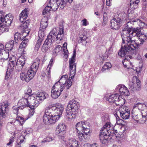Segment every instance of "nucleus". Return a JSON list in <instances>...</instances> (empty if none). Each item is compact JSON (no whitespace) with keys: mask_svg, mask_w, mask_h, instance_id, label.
Returning a JSON list of instances; mask_svg holds the SVG:
<instances>
[{"mask_svg":"<svg viewBox=\"0 0 147 147\" xmlns=\"http://www.w3.org/2000/svg\"><path fill=\"white\" fill-rule=\"evenodd\" d=\"M63 110L62 105L58 103L46 108L43 116V121L46 124L55 123L61 117Z\"/></svg>","mask_w":147,"mask_h":147,"instance_id":"f257e3e1","label":"nucleus"},{"mask_svg":"<svg viewBox=\"0 0 147 147\" xmlns=\"http://www.w3.org/2000/svg\"><path fill=\"white\" fill-rule=\"evenodd\" d=\"M135 36L138 37L141 43H142L147 38V36L141 33V30L138 28H134L132 32L127 38L126 41L128 42L129 45H131L135 49L138 48L139 46V44L134 39L133 37Z\"/></svg>","mask_w":147,"mask_h":147,"instance_id":"f03ea898","label":"nucleus"},{"mask_svg":"<svg viewBox=\"0 0 147 147\" xmlns=\"http://www.w3.org/2000/svg\"><path fill=\"white\" fill-rule=\"evenodd\" d=\"M79 108L78 102L75 100L69 101L66 109V118L69 121H70L73 118H76Z\"/></svg>","mask_w":147,"mask_h":147,"instance_id":"7ed1b4c3","label":"nucleus"},{"mask_svg":"<svg viewBox=\"0 0 147 147\" xmlns=\"http://www.w3.org/2000/svg\"><path fill=\"white\" fill-rule=\"evenodd\" d=\"M57 29L54 28L52 29L50 32L44 42L42 50L43 52H46L50 47L51 44L54 41L57 32Z\"/></svg>","mask_w":147,"mask_h":147,"instance_id":"20e7f679","label":"nucleus"},{"mask_svg":"<svg viewBox=\"0 0 147 147\" xmlns=\"http://www.w3.org/2000/svg\"><path fill=\"white\" fill-rule=\"evenodd\" d=\"M126 14L124 12L119 14L118 17L117 18H114L111 20V27L112 29H118L120 27V24L126 22Z\"/></svg>","mask_w":147,"mask_h":147,"instance_id":"39448f33","label":"nucleus"},{"mask_svg":"<svg viewBox=\"0 0 147 147\" xmlns=\"http://www.w3.org/2000/svg\"><path fill=\"white\" fill-rule=\"evenodd\" d=\"M72 1L73 0H61L59 2L57 0H50L49 4L52 10L55 11L59 7L61 9H63L67 2L71 3Z\"/></svg>","mask_w":147,"mask_h":147,"instance_id":"423d86ee","label":"nucleus"},{"mask_svg":"<svg viewBox=\"0 0 147 147\" xmlns=\"http://www.w3.org/2000/svg\"><path fill=\"white\" fill-rule=\"evenodd\" d=\"M77 130H81L86 135L90 136V127L91 126L89 122L86 121H81L77 123L76 125Z\"/></svg>","mask_w":147,"mask_h":147,"instance_id":"0eeeda50","label":"nucleus"},{"mask_svg":"<svg viewBox=\"0 0 147 147\" xmlns=\"http://www.w3.org/2000/svg\"><path fill=\"white\" fill-rule=\"evenodd\" d=\"M106 99L110 103L115 102L116 105H121L124 104L125 100L120 96L119 94H113L106 97Z\"/></svg>","mask_w":147,"mask_h":147,"instance_id":"6e6552de","label":"nucleus"},{"mask_svg":"<svg viewBox=\"0 0 147 147\" xmlns=\"http://www.w3.org/2000/svg\"><path fill=\"white\" fill-rule=\"evenodd\" d=\"M74 77L70 76L68 79V76L67 75L62 76L59 81L55 83H59L58 84L61 86H64V89L66 86L67 89H69L71 86L73 79Z\"/></svg>","mask_w":147,"mask_h":147,"instance_id":"1a4fd4ad","label":"nucleus"},{"mask_svg":"<svg viewBox=\"0 0 147 147\" xmlns=\"http://www.w3.org/2000/svg\"><path fill=\"white\" fill-rule=\"evenodd\" d=\"M58 83H55L52 88L51 96L53 98H57L61 94L64 89V86H61L58 84Z\"/></svg>","mask_w":147,"mask_h":147,"instance_id":"9d476101","label":"nucleus"},{"mask_svg":"<svg viewBox=\"0 0 147 147\" xmlns=\"http://www.w3.org/2000/svg\"><path fill=\"white\" fill-rule=\"evenodd\" d=\"M127 44V46H125L124 43L123 42L121 45V47L118 54L121 57H124L127 53V52L132 51L135 48L132 46L131 45H129L128 42L126 41L125 42Z\"/></svg>","mask_w":147,"mask_h":147,"instance_id":"9b49d317","label":"nucleus"},{"mask_svg":"<svg viewBox=\"0 0 147 147\" xmlns=\"http://www.w3.org/2000/svg\"><path fill=\"white\" fill-rule=\"evenodd\" d=\"M76 56V51L74 50L73 56L70 59L69 62L70 76L73 77H74L76 73V65L75 63Z\"/></svg>","mask_w":147,"mask_h":147,"instance_id":"f8f14e48","label":"nucleus"},{"mask_svg":"<svg viewBox=\"0 0 147 147\" xmlns=\"http://www.w3.org/2000/svg\"><path fill=\"white\" fill-rule=\"evenodd\" d=\"M27 96L23 95L22 98L19 100L18 106L19 109H22L26 107H30V99L28 98Z\"/></svg>","mask_w":147,"mask_h":147,"instance_id":"ddd939ff","label":"nucleus"},{"mask_svg":"<svg viewBox=\"0 0 147 147\" xmlns=\"http://www.w3.org/2000/svg\"><path fill=\"white\" fill-rule=\"evenodd\" d=\"M113 129V125L111 123L108 122L103 126L100 131L104 133H107L109 134V135H111L113 137L115 138L116 134L114 133L115 131Z\"/></svg>","mask_w":147,"mask_h":147,"instance_id":"4468645a","label":"nucleus"},{"mask_svg":"<svg viewBox=\"0 0 147 147\" xmlns=\"http://www.w3.org/2000/svg\"><path fill=\"white\" fill-rule=\"evenodd\" d=\"M118 111L123 119H126L129 118L130 112L128 107L126 106L121 107L119 108Z\"/></svg>","mask_w":147,"mask_h":147,"instance_id":"2eb2a0df","label":"nucleus"},{"mask_svg":"<svg viewBox=\"0 0 147 147\" xmlns=\"http://www.w3.org/2000/svg\"><path fill=\"white\" fill-rule=\"evenodd\" d=\"M34 75L32 73L31 70L29 69L26 72H22L20 74V78L23 81L28 82L34 77Z\"/></svg>","mask_w":147,"mask_h":147,"instance_id":"dca6fc26","label":"nucleus"},{"mask_svg":"<svg viewBox=\"0 0 147 147\" xmlns=\"http://www.w3.org/2000/svg\"><path fill=\"white\" fill-rule=\"evenodd\" d=\"M135 107H137L140 110H142V115L143 116L142 117V120H141V122L144 123L147 119V108L144 109V107H146V105L144 104H138L136 105Z\"/></svg>","mask_w":147,"mask_h":147,"instance_id":"f3484780","label":"nucleus"},{"mask_svg":"<svg viewBox=\"0 0 147 147\" xmlns=\"http://www.w3.org/2000/svg\"><path fill=\"white\" fill-rule=\"evenodd\" d=\"M109 134L107 133H104L103 132L100 131V139L101 143L102 144H105L107 141V140L109 137L110 139H114L115 138L111 136V135H109Z\"/></svg>","mask_w":147,"mask_h":147,"instance_id":"a211bd4d","label":"nucleus"},{"mask_svg":"<svg viewBox=\"0 0 147 147\" xmlns=\"http://www.w3.org/2000/svg\"><path fill=\"white\" fill-rule=\"evenodd\" d=\"M4 63H7L8 64V69L5 76V78L7 79L9 78L10 74H13L14 71L15 65L16 63L10 61L8 63L7 61H5Z\"/></svg>","mask_w":147,"mask_h":147,"instance_id":"6ab92c4d","label":"nucleus"},{"mask_svg":"<svg viewBox=\"0 0 147 147\" xmlns=\"http://www.w3.org/2000/svg\"><path fill=\"white\" fill-rule=\"evenodd\" d=\"M116 89L119 90L121 95L128 96L129 95V92L127 88L124 85L119 84L117 86Z\"/></svg>","mask_w":147,"mask_h":147,"instance_id":"aec40b11","label":"nucleus"},{"mask_svg":"<svg viewBox=\"0 0 147 147\" xmlns=\"http://www.w3.org/2000/svg\"><path fill=\"white\" fill-rule=\"evenodd\" d=\"M8 106L7 103L0 104V115L3 118H5L6 117L7 111L8 110Z\"/></svg>","mask_w":147,"mask_h":147,"instance_id":"412c9836","label":"nucleus"},{"mask_svg":"<svg viewBox=\"0 0 147 147\" xmlns=\"http://www.w3.org/2000/svg\"><path fill=\"white\" fill-rule=\"evenodd\" d=\"M64 27L63 24H60L59 29L56 38V40H59L61 41L64 37Z\"/></svg>","mask_w":147,"mask_h":147,"instance_id":"4be33fe9","label":"nucleus"},{"mask_svg":"<svg viewBox=\"0 0 147 147\" xmlns=\"http://www.w3.org/2000/svg\"><path fill=\"white\" fill-rule=\"evenodd\" d=\"M25 60L24 59L20 58L17 61L16 65L15 68L16 71H19L22 70L23 67L25 63Z\"/></svg>","mask_w":147,"mask_h":147,"instance_id":"5701e85b","label":"nucleus"},{"mask_svg":"<svg viewBox=\"0 0 147 147\" xmlns=\"http://www.w3.org/2000/svg\"><path fill=\"white\" fill-rule=\"evenodd\" d=\"M40 60L36 59H35L31 66L29 70H31L32 73H33L34 76L38 68L39 65Z\"/></svg>","mask_w":147,"mask_h":147,"instance_id":"b1692460","label":"nucleus"},{"mask_svg":"<svg viewBox=\"0 0 147 147\" xmlns=\"http://www.w3.org/2000/svg\"><path fill=\"white\" fill-rule=\"evenodd\" d=\"M23 22L24 23L20 27V29L22 32L23 33V34H26V35H27L29 33V32L27 30H28V27L29 25V20H27Z\"/></svg>","mask_w":147,"mask_h":147,"instance_id":"393cba45","label":"nucleus"},{"mask_svg":"<svg viewBox=\"0 0 147 147\" xmlns=\"http://www.w3.org/2000/svg\"><path fill=\"white\" fill-rule=\"evenodd\" d=\"M132 117L135 121L137 122H139L141 123H143L142 122L143 116L139 113L138 112L135 111H133L132 113Z\"/></svg>","mask_w":147,"mask_h":147,"instance_id":"a878e982","label":"nucleus"},{"mask_svg":"<svg viewBox=\"0 0 147 147\" xmlns=\"http://www.w3.org/2000/svg\"><path fill=\"white\" fill-rule=\"evenodd\" d=\"M128 25H127V26H126L127 28H125L124 29L122 30L123 32L121 33V36L122 38L123 42L124 43H125V41L126 42L127 38L129 36H127L126 37H125L124 35H125V34L126 33L127 34H129L131 31H132V32L133 31V29L132 28H128Z\"/></svg>","mask_w":147,"mask_h":147,"instance_id":"bb28decb","label":"nucleus"},{"mask_svg":"<svg viewBox=\"0 0 147 147\" xmlns=\"http://www.w3.org/2000/svg\"><path fill=\"white\" fill-rule=\"evenodd\" d=\"M30 105H31L30 108L35 109L41 102L37 99L35 95L34 96V98L30 99Z\"/></svg>","mask_w":147,"mask_h":147,"instance_id":"cd10ccee","label":"nucleus"},{"mask_svg":"<svg viewBox=\"0 0 147 147\" xmlns=\"http://www.w3.org/2000/svg\"><path fill=\"white\" fill-rule=\"evenodd\" d=\"M28 11L26 9H25L22 11L19 15V20L21 23L23 22L26 20L28 17Z\"/></svg>","mask_w":147,"mask_h":147,"instance_id":"c85d7f7f","label":"nucleus"},{"mask_svg":"<svg viewBox=\"0 0 147 147\" xmlns=\"http://www.w3.org/2000/svg\"><path fill=\"white\" fill-rule=\"evenodd\" d=\"M36 99L38 100L41 102L45 99L48 98V95L45 92H40L38 94H34Z\"/></svg>","mask_w":147,"mask_h":147,"instance_id":"c756f323","label":"nucleus"},{"mask_svg":"<svg viewBox=\"0 0 147 147\" xmlns=\"http://www.w3.org/2000/svg\"><path fill=\"white\" fill-rule=\"evenodd\" d=\"M67 144L70 147H80L78 141L73 138L69 139Z\"/></svg>","mask_w":147,"mask_h":147,"instance_id":"7c9ffc66","label":"nucleus"},{"mask_svg":"<svg viewBox=\"0 0 147 147\" xmlns=\"http://www.w3.org/2000/svg\"><path fill=\"white\" fill-rule=\"evenodd\" d=\"M48 24V18L46 17H43L41 20L40 23V29L45 30Z\"/></svg>","mask_w":147,"mask_h":147,"instance_id":"2f4dec72","label":"nucleus"},{"mask_svg":"<svg viewBox=\"0 0 147 147\" xmlns=\"http://www.w3.org/2000/svg\"><path fill=\"white\" fill-rule=\"evenodd\" d=\"M81 130H77L76 131L78 133L77 136L79 140L82 141V140L84 141L85 140H87L89 138L90 136H87L86 134L84 135L83 133L81 132Z\"/></svg>","mask_w":147,"mask_h":147,"instance_id":"473e14b6","label":"nucleus"},{"mask_svg":"<svg viewBox=\"0 0 147 147\" xmlns=\"http://www.w3.org/2000/svg\"><path fill=\"white\" fill-rule=\"evenodd\" d=\"M122 63L125 68L127 69L130 68L134 69L132 63L127 58H125L123 61Z\"/></svg>","mask_w":147,"mask_h":147,"instance_id":"72a5a7b5","label":"nucleus"},{"mask_svg":"<svg viewBox=\"0 0 147 147\" xmlns=\"http://www.w3.org/2000/svg\"><path fill=\"white\" fill-rule=\"evenodd\" d=\"M27 36L26 34H23V33L22 34H20L18 32L16 33L14 35L15 42L17 43L19 41L22 40Z\"/></svg>","mask_w":147,"mask_h":147,"instance_id":"f704fd0d","label":"nucleus"},{"mask_svg":"<svg viewBox=\"0 0 147 147\" xmlns=\"http://www.w3.org/2000/svg\"><path fill=\"white\" fill-rule=\"evenodd\" d=\"M66 128L65 125L63 123H61L58 125L57 126L56 129V133H63V131Z\"/></svg>","mask_w":147,"mask_h":147,"instance_id":"c9c22d12","label":"nucleus"},{"mask_svg":"<svg viewBox=\"0 0 147 147\" xmlns=\"http://www.w3.org/2000/svg\"><path fill=\"white\" fill-rule=\"evenodd\" d=\"M126 126L124 125H121L118 126L117 129L115 131L116 133L124 134L126 130Z\"/></svg>","mask_w":147,"mask_h":147,"instance_id":"e433bc0d","label":"nucleus"},{"mask_svg":"<svg viewBox=\"0 0 147 147\" xmlns=\"http://www.w3.org/2000/svg\"><path fill=\"white\" fill-rule=\"evenodd\" d=\"M131 2L130 8L131 9L134 10L138 8L140 0H131Z\"/></svg>","mask_w":147,"mask_h":147,"instance_id":"4c0bfd02","label":"nucleus"},{"mask_svg":"<svg viewBox=\"0 0 147 147\" xmlns=\"http://www.w3.org/2000/svg\"><path fill=\"white\" fill-rule=\"evenodd\" d=\"M26 120V119H24V118L21 116L18 117L17 116L14 123L15 124L18 123L19 125H22Z\"/></svg>","mask_w":147,"mask_h":147,"instance_id":"58836bf2","label":"nucleus"},{"mask_svg":"<svg viewBox=\"0 0 147 147\" xmlns=\"http://www.w3.org/2000/svg\"><path fill=\"white\" fill-rule=\"evenodd\" d=\"M32 90L30 88H27V90L25 91L24 94L23 95L26 96L28 95V97L29 99L34 98V94H32Z\"/></svg>","mask_w":147,"mask_h":147,"instance_id":"ea45409f","label":"nucleus"},{"mask_svg":"<svg viewBox=\"0 0 147 147\" xmlns=\"http://www.w3.org/2000/svg\"><path fill=\"white\" fill-rule=\"evenodd\" d=\"M62 49V47L61 46L59 45L56 46L53 51V55H57L60 53Z\"/></svg>","mask_w":147,"mask_h":147,"instance_id":"a19ab883","label":"nucleus"},{"mask_svg":"<svg viewBox=\"0 0 147 147\" xmlns=\"http://www.w3.org/2000/svg\"><path fill=\"white\" fill-rule=\"evenodd\" d=\"M28 42V40L27 38H26L20 44L19 49L22 51H24V49L27 46V44Z\"/></svg>","mask_w":147,"mask_h":147,"instance_id":"79ce46f5","label":"nucleus"},{"mask_svg":"<svg viewBox=\"0 0 147 147\" xmlns=\"http://www.w3.org/2000/svg\"><path fill=\"white\" fill-rule=\"evenodd\" d=\"M86 36L85 35H81L78 40V43H82L83 45H85L86 44Z\"/></svg>","mask_w":147,"mask_h":147,"instance_id":"37998d69","label":"nucleus"},{"mask_svg":"<svg viewBox=\"0 0 147 147\" xmlns=\"http://www.w3.org/2000/svg\"><path fill=\"white\" fill-rule=\"evenodd\" d=\"M40 29V30L38 32V37L39 38L43 40L44 37L45 36V30H43L42 29Z\"/></svg>","mask_w":147,"mask_h":147,"instance_id":"c03bdc74","label":"nucleus"},{"mask_svg":"<svg viewBox=\"0 0 147 147\" xmlns=\"http://www.w3.org/2000/svg\"><path fill=\"white\" fill-rule=\"evenodd\" d=\"M112 65L111 63L109 62H106L104 64L102 68V71H103L106 69H108L111 67Z\"/></svg>","mask_w":147,"mask_h":147,"instance_id":"a18cd8bd","label":"nucleus"},{"mask_svg":"<svg viewBox=\"0 0 147 147\" xmlns=\"http://www.w3.org/2000/svg\"><path fill=\"white\" fill-rule=\"evenodd\" d=\"M14 41L12 40L6 44L5 46L7 48H8V50H11L13 48L14 45Z\"/></svg>","mask_w":147,"mask_h":147,"instance_id":"49530a36","label":"nucleus"},{"mask_svg":"<svg viewBox=\"0 0 147 147\" xmlns=\"http://www.w3.org/2000/svg\"><path fill=\"white\" fill-rule=\"evenodd\" d=\"M2 56V60L5 59V60L8 59L9 57V53L7 52H5V51H3L1 52Z\"/></svg>","mask_w":147,"mask_h":147,"instance_id":"de8ad7c7","label":"nucleus"},{"mask_svg":"<svg viewBox=\"0 0 147 147\" xmlns=\"http://www.w3.org/2000/svg\"><path fill=\"white\" fill-rule=\"evenodd\" d=\"M138 23L139 26L140 27V28H139L140 30H142L143 28H144L146 27V26H147V25L146 24H145L144 23L142 22L140 20H138Z\"/></svg>","mask_w":147,"mask_h":147,"instance_id":"09e8293b","label":"nucleus"},{"mask_svg":"<svg viewBox=\"0 0 147 147\" xmlns=\"http://www.w3.org/2000/svg\"><path fill=\"white\" fill-rule=\"evenodd\" d=\"M134 91L139 90L140 89V82L139 80H136V84L134 83Z\"/></svg>","mask_w":147,"mask_h":147,"instance_id":"8fccbe9b","label":"nucleus"},{"mask_svg":"<svg viewBox=\"0 0 147 147\" xmlns=\"http://www.w3.org/2000/svg\"><path fill=\"white\" fill-rule=\"evenodd\" d=\"M115 117L117 119L116 123L117 125H124L123 124L124 122V121L123 120L120 119L119 117L117 115H115Z\"/></svg>","mask_w":147,"mask_h":147,"instance_id":"3c124183","label":"nucleus"},{"mask_svg":"<svg viewBox=\"0 0 147 147\" xmlns=\"http://www.w3.org/2000/svg\"><path fill=\"white\" fill-rule=\"evenodd\" d=\"M20 138L21 139V140H20V142H19V140H18L17 143L16 144V147H21V144L24 141V137L23 136H20Z\"/></svg>","mask_w":147,"mask_h":147,"instance_id":"603ef678","label":"nucleus"},{"mask_svg":"<svg viewBox=\"0 0 147 147\" xmlns=\"http://www.w3.org/2000/svg\"><path fill=\"white\" fill-rule=\"evenodd\" d=\"M51 8L50 7V6L47 5L45 8L44 10L42 12V14L43 15H45L48 13H49L50 11L51 10Z\"/></svg>","mask_w":147,"mask_h":147,"instance_id":"864d4df0","label":"nucleus"},{"mask_svg":"<svg viewBox=\"0 0 147 147\" xmlns=\"http://www.w3.org/2000/svg\"><path fill=\"white\" fill-rule=\"evenodd\" d=\"M9 61L14 63H17V61L16 57L14 55H12L9 58Z\"/></svg>","mask_w":147,"mask_h":147,"instance_id":"5fc2aeb1","label":"nucleus"},{"mask_svg":"<svg viewBox=\"0 0 147 147\" xmlns=\"http://www.w3.org/2000/svg\"><path fill=\"white\" fill-rule=\"evenodd\" d=\"M43 40V39L39 38L36 44V47L37 48V49H38L39 48L41 44V43Z\"/></svg>","mask_w":147,"mask_h":147,"instance_id":"6e6d98bb","label":"nucleus"},{"mask_svg":"<svg viewBox=\"0 0 147 147\" xmlns=\"http://www.w3.org/2000/svg\"><path fill=\"white\" fill-rule=\"evenodd\" d=\"M19 109V108L18 107H18L16 106L13 107H12V109L13 113L16 114H17L18 113Z\"/></svg>","mask_w":147,"mask_h":147,"instance_id":"4d7b16f0","label":"nucleus"},{"mask_svg":"<svg viewBox=\"0 0 147 147\" xmlns=\"http://www.w3.org/2000/svg\"><path fill=\"white\" fill-rule=\"evenodd\" d=\"M31 110L30 111L29 113L28 114V117L26 119H28V118H30V117H31L32 116L34 113V110L35 109L30 108Z\"/></svg>","mask_w":147,"mask_h":147,"instance_id":"13d9d810","label":"nucleus"},{"mask_svg":"<svg viewBox=\"0 0 147 147\" xmlns=\"http://www.w3.org/2000/svg\"><path fill=\"white\" fill-rule=\"evenodd\" d=\"M129 88L133 91H134V83L133 82H129Z\"/></svg>","mask_w":147,"mask_h":147,"instance_id":"bf43d9fd","label":"nucleus"},{"mask_svg":"<svg viewBox=\"0 0 147 147\" xmlns=\"http://www.w3.org/2000/svg\"><path fill=\"white\" fill-rule=\"evenodd\" d=\"M55 61V59L53 58H52L50 60L48 66H49V67H51L52 66L53 64L54 63Z\"/></svg>","mask_w":147,"mask_h":147,"instance_id":"052dcab7","label":"nucleus"},{"mask_svg":"<svg viewBox=\"0 0 147 147\" xmlns=\"http://www.w3.org/2000/svg\"><path fill=\"white\" fill-rule=\"evenodd\" d=\"M143 67L142 65L140 66L139 67H138L136 69V72L138 74L141 72L142 70V68Z\"/></svg>","mask_w":147,"mask_h":147,"instance_id":"680f3d73","label":"nucleus"},{"mask_svg":"<svg viewBox=\"0 0 147 147\" xmlns=\"http://www.w3.org/2000/svg\"><path fill=\"white\" fill-rule=\"evenodd\" d=\"M82 25L83 26H86L88 24V22H87L86 19H84L82 20Z\"/></svg>","mask_w":147,"mask_h":147,"instance_id":"e2e57ef3","label":"nucleus"},{"mask_svg":"<svg viewBox=\"0 0 147 147\" xmlns=\"http://www.w3.org/2000/svg\"><path fill=\"white\" fill-rule=\"evenodd\" d=\"M108 20V18L107 16H105V15H104L103 17V24L105 25L106 24Z\"/></svg>","mask_w":147,"mask_h":147,"instance_id":"0e129e2a","label":"nucleus"},{"mask_svg":"<svg viewBox=\"0 0 147 147\" xmlns=\"http://www.w3.org/2000/svg\"><path fill=\"white\" fill-rule=\"evenodd\" d=\"M107 10L108 9H107V7H104L102 8V11H103L104 15L105 14L107 15Z\"/></svg>","mask_w":147,"mask_h":147,"instance_id":"69168bd1","label":"nucleus"},{"mask_svg":"<svg viewBox=\"0 0 147 147\" xmlns=\"http://www.w3.org/2000/svg\"><path fill=\"white\" fill-rule=\"evenodd\" d=\"M67 45V43L66 42H65L63 45V51L65 52V53H67V52H68V51L67 50L65 52V50L67 49L66 46Z\"/></svg>","mask_w":147,"mask_h":147,"instance_id":"338daca9","label":"nucleus"},{"mask_svg":"<svg viewBox=\"0 0 147 147\" xmlns=\"http://www.w3.org/2000/svg\"><path fill=\"white\" fill-rule=\"evenodd\" d=\"M142 30H143L142 31V33L147 36V26H146V27H145L144 28H143V29H142Z\"/></svg>","mask_w":147,"mask_h":147,"instance_id":"774afa93","label":"nucleus"}]
</instances>
